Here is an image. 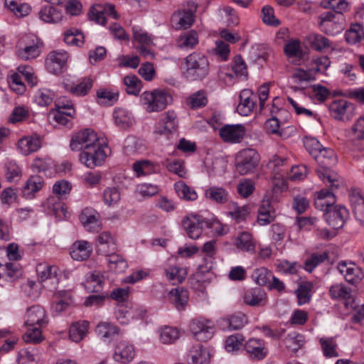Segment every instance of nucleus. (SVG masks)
Returning <instances> with one entry per match:
<instances>
[{"instance_id": "obj_1", "label": "nucleus", "mask_w": 364, "mask_h": 364, "mask_svg": "<svg viewBox=\"0 0 364 364\" xmlns=\"http://www.w3.org/2000/svg\"><path fill=\"white\" fill-rule=\"evenodd\" d=\"M48 323V316L43 307L34 305L28 308L25 315L26 329L23 335V341H43L46 339L41 328Z\"/></svg>"}, {"instance_id": "obj_2", "label": "nucleus", "mask_w": 364, "mask_h": 364, "mask_svg": "<svg viewBox=\"0 0 364 364\" xmlns=\"http://www.w3.org/2000/svg\"><path fill=\"white\" fill-rule=\"evenodd\" d=\"M183 75L188 80H203L210 72L208 57L201 53L193 52L184 58Z\"/></svg>"}, {"instance_id": "obj_3", "label": "nucleus", "mask_w": 364, "mask_h": 364, "mask_svg": "<svg viewBox=\"0 0 364 364\" xmlns=\"http://www.w3.org/2000/svg\"><path fill=\"white\" fill-rule=\"evenodd\" d=\"M314 159L320 165V168L316 171L318 178L324 183H331L332 188L333 187L338 188L339 184L337 175L330 169L337 161L334 151L331 149L323 147L316 154Z\"/></svg>"}, {"instance_id": "obj_4", "label": "nucleus", "mask_w": 364, "mask_h": 364, "mask_svg": "<svg viewBox=\"0 0 364 364\" xmlns=\"http://www.w3.org/2000/svg\"><path fill=\"white\" fill-rule=\"evenodd\" d=\"M171 102V95L165 90L145 91L140 95V103L148 112H160Z\"/></svg>"}, {"instance_id": "obj_5", "label": "nucleus", "mask_w": 364, "mask_h": 364, "mask_svg": "<svg viewBox=\"0 0 364 364\" xmlns=\"http://www.w3.org/2000/svg\"><path fill=\"white\" fill-rule=\"evenodd\" d=\"M107 144L100 140L94 145L87 147V149H84L80 154L79 159L87 168H94L104 163L107 156Z\"/></svg>"}, {"instance_id": "obj_6", "label": "nucleus", "mask_w": 364, "mask_h": 364, "mask_svg": "<svg viewBox=\"0 0 364 364\" xmlns=\"http://www.w3.org/2000/svg\"><path fill=\"white\" fill-rule=\"evenodd\" d=\"M260 161L259 154L254 149L247 148L238 151L235 156L236 171L240 175L254 172Z\"/></svg>"}, {"instance_id": "obj_7", "label": "nucleus", "mask_w": 364, "mask_h": 364, "mask_svg": "<svg viewBox=\"0 0 364 364\" xmlns=\"http://www.w3.org/2000/svg\"><path fill=\"white\" fill-rule=\"evenodd\" d=\"M42 42L35 35L27 34L21 38L17 43V55L22 60L36 58L41 53Z\"/></svg>"}, {"instance_id": "obj_8", "label": "nucleus", "mask_w": 364, "mask_h": 364, "mask_svg": "<svg viewBox=\"0 0 364 364\" xmlns=\"http://www.w3.org/2000/svg\"><path fill=\"white\" fill-rule=\"evenodd\" d=\"M198 0L188 1L183 8L177 10L172 16L171 21L178 29H186L195 21V14L197 11Z\"/></svg>"}, {"instance_id": "obj_9", "label": "nucleus", "mask_w": 364, "mask_h": 364, "mask_svg": "<svg viewBox=\"0 0 364 364\" xmlns=\"http://www.w3.org/2000/svg\"><path fill=\"white\" fill-rule=\"evenodd\" d=\"M279 201V196L266 193L258 208L257 223L261 226L270 224L276 217L274 204Z\"/></svg>"}, {"instance_id": "obj_10", "label": "nucleus", "mask_w": 364, "mask_h": 364, "mask_svg": "<svg viewBox=\"0 0 364 364\" xmlns=\"http://www.w3.org/2000/svg\"><path fill=\"white\" fill-rule=\"evenodd\" d=\"M321 30L328 35L335 36L345 28L346 19L343 14L329 11L319 16Z\"/></svg>"}, {"instance_id": "obj_11", "label": "nucleus", "mask_w": 364, "mask_h": 364, "mask_svg": "<svg viewBox=\"0 0 364 364\" xmlns=\"http://www.w3.org/2000/svg\"><path fill=\"white\" fill-rule=\"evenodd\" d=\"M204 225L205 218L197 213H188L181 220L182 228L191 240H198L200 237Z\"/></svg>"}, {"instance_id": "obj_12", "label": "nucleus", "mask_w": 364, "mask_h": 364, "mask_svg": "<svg viewBox=\"0 0 364 364\" xmlns=\"http://www.w3.org/2000/svg\"><path fill=\"white\" fill-rule=\"evenodd\" d=\"M100 141V139L94 130L85 129L73 135L70 146L73 151L84 150Z\"/></svg>"}, {"instance_id": "obj_13", "label": "nucleus", "mask_w": 364, "mask_h": 364, "mask_svg": "<svg viewBox=\"0 0 364 364\" xmlns=\"http://www.w3.org/2000/svg\"><path fill=\"white\" fill-rule=\"evenodd\" d=\"M193 338L197 341H206L212 338L213 335V324L210 320L197 318L191 321L189 325Z\"/></svg>"}, {"instance_id": "obj_14", "label": "nucleus", "mask_w": 364, "mask_h": 364, "mask_svg": "<svg viewBox=\"0 0 364 364\" xmlns=\"http://www.w3.org/2000/svg\"><path fill=\"white\" fill-rule=\"evenodd\" d=\"M353 105L344 99L335 100L328 106L330 115L342 122L349 121L353 116Z\"/></svg>"}, {"instance_id": "obj_15", "label": "nucleus", "mask_w": 364, "mask_h": 364, "mask_svg": "<svg viewBox=\"0 0 364 364\" xmlns=\"http://www.w3.org/2000/svg\"><path fill=\"white\" fill-rule=\"evenodd\" d=\"M246 128L241 124H225L219 129V135L221 139L227 143H240L245 134Z\"/></svg>"}, {"instance_id": "obj_16", "label": "nucleus", "mask_w": 364, "mask_h": 364, "mask_svg": "<svg viewBox=\"0 0 364 364\" xmlns=\"http://www.w3.org/2000/svg\"><path fill=\"white\" fill-rule=\"evenodd\" d=\"M348 217V210L340 205L333 206L324 213L326 221L333 229H339L343 227Z\"/></svg>"}, {"instance_id": "obj_17", "label": "nucleus", "mask_w": 364, "mask_h": 364, "mask_svg": "<svg viewBox=\"0 0 364 364\" xmlns=\"http://www.w3.org/2000/svg\"><path fill=\"white\" fill-rule=\"evenodd\" d=\"M68 60V54L64 50H54L50 52L46 60L47 70L53 74L63 71Z\"/></svg>"}, {"instance_id": "obj_18", "label": "nucleus", "mask_w": 364, "mask_h": 364, "mask_svg": "<svg viewBox=\"0 0 364 364\" xmlns=\"http://www.w3.org/2000/svg\"><path fill=\"white\" fill-rule=\"evenodd\" d=\"M337 269L344 276L346 281L352 284L359 283L363 277L360 268L353 262L341 261L338 263Z\"/></svg>"}, {"instance_id": "obj_19", "label": "nucleus", "mask_w": 364, "mask_h": 364, "mask_svg": "<svg viewBox=\"0 0 364 364\" xmlns=\"http://www.w3.org/2000/svg\"><path fill=\"white\" fill-rule=\"evenodd\" d=\"M178 124L176 113L173 110H168L161 115L154 132L159 134H168L176 132Z\"/></svg>"}, {"instance_id": "obj_20", "label": "nucleus", "mask_w": 364, "mask_h": 364, "mask_svg": "<svg viewBox=\"0 0 364 364\" xmlns=\"http://www.w3.org/2000/svg\"><path fill=\"white\" fill-rule=\"evenodd\" d=\"M80 220L89 232H97L100 229V214L92 208H85L82 210Z\"/></svg>"}, {"instance_id": "obj_21", "label": "nucleus", "mask_w": 364, "mask_h": 364, "mask_svg": "<svg viewBox=\"0 0 364 364\" xmlns=\"http://www.w3.org/2000/svg\"><path fill=\"white\" fill-rule=\"evenodd\" d=\"M17 147L21 154L28 156L40 149L41 139L37 134L25 136L18 141Z\"/></svg>"}, {"instance_id": "obj_22", "label": "nucleus", "mask_w": 364, "mask_h": 364, "mask_svg": "<svg viewBox=\"0 0 364 364\" xmlns=\"http://www.w3.org/2000/svg\"><path fill=\"white\" fill-rule=\"evenodd\" d=\"M256 96L252 90L244 89L240 94V103L237 107V112L242 116L250 114L255 106Z\"/></svg>"}, {"instance_id": "obj_23", "label": "nucleus", "mask_w": 364, "mask_h": 364, "mask_svg": "<svg viewBox=\"0 0 364 364\" xmlns=\"http://www.w3.org/2000/svg\"><path fill=\"white\" fill-rule=\"evenodd\" d=\"M135 356V348L130 343H117L114 347L113 358L122 363H129Z\"/></svg>"}, {"instance_id": "obj_24", "label": "nucleus", "mask_w": 364, "mask_h": 364, "mask_svg": "<svg viewBox=\"0 0 364 364\" xmlns=\"http://www.w3.org/2000/svg\"><path fill=\"white\" fill-rule=\"evenodd\" d=\"M233 245L243 252L254 253L256 242L252 233L247 231L240 232L233 240Z\"/></svg>"}, {"instance_id": "obj_25", "label": "nucleus", "mask_w": 364, "mask_h": 364, "mask_svg": "<svg viewBox=\"0 0 364 364\" xmlns=\"http://www.w3.org/2000/svg\"><path fill=\"white\" fill-rule=\"evenodd\" d=\"M204 196L208 200L216 204H228L230 197L227 189L216 186L206 188L204 191Z\"/></svg>"}, {"instance_id": "obj_26", "label": "nucleus", "mask_w": 364, "mask_h": 364, "mask_svg": "<svg viewBox=\"0 0 364 364\" xmlns=\"http://www.w3.org/2000/svg\"><path fill=\"white\" fill-rule=\"evenodd\" d=\"M92 252V245L86 240H77L70 247L71 257L77 261L88 259Z\"/></svg>"}, {"instance_id": "obj_27", "label": "nucleus", "mask_w": 364, "mask_h": 364, "mask_svg": "<svg viewBox=\"0 0 364 364\" xmlns=\"http://www.w3.org/2000/svg\"><path fill=\"white\" fill-rule=\"evenodd\" d=\"M349 200L356 220L364 225V197L355 189L349 193Z\"/></svg>"}, {"instance_id": "obj_28", "label": "nucleus", "mask_w": 364, "mask_h": 364, "mask_svg": "<svg viewBox=\"0 0 364 364\" xmlns=\"http://www.w3.org/2000/svg\"><path fill=\"white\" fill-rule=\"evenodd\" d=\"M188 356L191 364H208L210 361V353L201 343H194L190 348Z\"/></svg>"}, {"instance_id": "obj_29", "label": "nucleus", "mask_w": 364, "mask_h": 364, "mask_svg": "<svg viewBox=\"0 0 364 364\" xmlns=\"http://www.w3.org/2000/svg\"><path fill=\"white\" fill-rule=\"evenodd\" d=\"M93 85V81L90 77H84L75 82H65V88L71 94L76 96H85L88 94Z\"/></svg>"}, {"instance_id": "obj_30", "label": "nucleus", "mask_w": 364, "mask_h": 364, "mask_svg": "<svg viewBox=\"0 0 364 364\" xmlns=\"http://www.w3.org/2000/svg\"><path fill=\"white\" fill-rule=\"evenodd\" d=\"M98 250L105 255L111 252H116L117 244L116 238L110 232L104 231L96 238Z\"/></svg>"}, {"instance_id": "obj_31", "label": "nucleus", "mask_w": 364, "mask_h": 364, "mask_svg": "<svg viewBox=\"0 0 364 364\" xmlns=\"http://www.w3.org/2000/svg\"><path fill=\"white\" fill-rule=\"evenodd\" d=\"M44 186L43 178L38 175L31 176L22 188V195L26 199H32Z\"/></svg>"}, {"instance_id": "obj_32", "label": "nucleus", "mask_w": 364, "mask_h": 364, "mask_svg": "<svg viewBox=\"0 0 364 364\" xmlns=\"http://www.w3.org/2000/svg\"><path fill=\"white\" fill-rule=\"evenodd\" d=\"M329 296L333 300H345V306L349 307V304L353 296L351 290L342 283H337L331 285L329 288Z\"/></svg>"}, {"instance_id": "obj_33", "label": "nucleus", "mask_w": 364, "mask_h": 364, "mask_svg": "<svg viewBox=\"0 0 364 364\" xmlns=\"http://www.w3.org/2000/svg\"><path fill=\"white\" fill-rule=\"evenodd\" d=\"M228 216L237 223L246 220L250 213L249 205H239L236 202L230 201L228 204Z\"/></svg>"}, {"instance_id": "obj_34", "label": "nucleus", "mask_w": 364, "mask_h": 364, "mask_svg": "<svg viewBox=\"0 0 364 364\" xmlns=\"http://www.w3.org/2000/svg\"><path fill=\"white\" fill-rule=\"evenodd\" d=\"M39 18L46 23H58L63 19L61 9L53 6H44L38 12Z\"/></svg>"}, {"instance_id": "obj_35", "label": "nucleus", "mask_w": 364, "mask_h": 364, "mask_svg": "<svg viewBox=\"0 0 364 364\" xmlns=\"http://www.w3.org/2000/svg\"><path fill=\"white\" fill-rule=\"evenodd\" d=\"M168 299L178 310H183L188 301V292L183 287L172 289L168 292Z\"/></svg>"}, {"instance_id": "obj_36", "label": "nucleus", "mask_w": 364, "mask_h": 364, "mask_svg": "<svg viewBox=\"0 0 364 364\" xmlns=\"http://www.w3.org/2000/svg\"><path fill=\"white\" fill-rule=\"evenodd\" d=\"M336 203L334 194L326 189H323L317 193V197L314 201V205L316 209L327 211L332 208L333 205Z\"/></svg>"}, {"instance_id": "obj_37", "label": "nucleus", "mask_w": 364, "mask_h": 364, "mask_svg": "<svg viewBox=\"0 0 364 364\" xmlns=\"http://www.w3.org/2000/svg\"><path fill=\"white\" fill-rule=\"evenodd\" d=\"M89 333V322L79 321L73 323L69 328V338L72 341H81Z\"/></svg>"}, {"instance_id": "obj_38", "label": "nucleus", "mask_w": 364, "mask_h": 364, "mask_svg": "<svg viewBox=\"0 0 364 364\" xmlns=\"http://www.w3.org/2000/svg\"><path fill=\"white\" fill-rule=\"evenodd\" d=\"M307 41L311 47L316 51L334 50L333 43L325 36L318 33H311L307 36Z\"/></svg>"}, {"instance_id": "obj_39", "label": "nucleus", "mask_w": 364, "mask_h": 364, "mask_svg": "<svg viewBox=\"0 0 364 364\" xmlns=\"http://www.w3.org/2000/svg\"><path fill=\"white\" fill-rule=\"evenodd\" d=\"M105 278L100 272L95 271L86 275L83 285L89 292H98L102 289Z\"/></svg>"}, {"instance_id": "obj_40", "label": "nucleus", "mask_w": 364, "mask_h": 364, "mask_svg": "<svg viewBox=\"0 0 364 364\" xmlns=\"http://www.w3.org/2000/svg\"><path fill=\"white\" fill-rule=\"evenodd\" d=\"M284 50L289 60L295 64L298 63L303 56L300 42L297 40L289 41L284 46Z\"/></svg>"}, {"instance_id": "obj_41", "label": "nucleus", "mask_w": 364, "mask_h": 364, "mask_svg": "<svg viewBox=\"0 0 364 364\" xmlns=\"http://www.w3.org/2000/svg\"><path fill=\"white\" fill-rule=\"evenodd\" d=\"M36 272L41 282L47 279H56L60 269L57 266L50 265L47 262L39 263L36 267Z\"/></svg>"}, {"instance_id": "obj_42", "label": "nucleus", "mask_w": 364, "mask_h": 364, "mask_svg": "<svg viewBox=\"0 0 364 364\" xmlns=\"http://www.w3.org/2000/svg\"><path fill=\"white\" fill-rule=\"evenodd\" d=\"M246 323V316L240 312L232 315L230 318H222L219 321L220 326L223 328L228 327L230 330L241 328Z\"/></svg>"}, {"instance_id": "obj_43", "label": "nucleus", "mask_w": 364, "mask_h": 364, "mask_svg": "<svg viewBox=\"0 0 364 364\" xmlns=\"http://www.w3.org/2000/svg\"><path fill=\"white\" fill-rule=\"evenodd\" d=\"M174 189L178 196L186 201H194L198 198L196 190L188 186L184 181H178L174 184Z\"/></svg>"}, {"instance_id": "obj_44", "label": "nucleus", "mask_w": 364, "mask_h": 364, "mask_svg": "<svg viewBox=\"0 0 364 364\" xmlns=\"http://www.w3.org/2000/svg\"><path fill=\"white\" fill-rule=\"evenodd\" d=\"M97 336L102 339H115L120 333L119 328L110 323H100L95 329Z\"/></svg>"}, {"instance_id": "obj_45", "label": "nucleus", "mask_w": 364, "mask_h": 364, "mask_svg": "<svg viewBox=\"0 0 364 364\" xmlns=\"http://www.w3.org/2000/svg\"><path fill=\"white\" fill-rule=\"evenodd\" d=\"M132 169L136 177L149 176L156 172V166L149 160H140L134 162Z\"/></svg>"}, {"instance_id": "obj_46", "label": "nucleus", "mask_w": 364, "mask_h": 364, "mask_svg": "<svg viewBox=\"0 0 364 364\" xmlns=\"http://www.w3.org/2000/svg\"><path fill=\"white\" fill-rule=\"evenodd\" d=\"M244 351L249 358L255 360H262L268 353L267 348L262 343H245Z\"/></svg>"}, {"instance_id": "obj_47", "label": "nucleus", "mask_w": 364, "mask_h": 364, "mask_svg": "<svg viewBox=\"0 0 364 364\" xmlns=\"http://www.w3.org/2000/svg\"><path fill=\"white\" fill-rule=\"evenodd\" d=\"M107 257V262L109 268L111 271L117 273H121L126 270L128 267L127 261L115 252H111L105 254Z\"/></svg>"}, {"instance_id": "obj_48", "label": "nucleus", "mask_w": 364, "mask_h": 364, "mask_svg": "<svg viewBox=\"0 0 364 364\" xmlns=\"http://www.w3.org/2000/svg\"><path fill=\"white\" fill-rule=\"evenodd\" d=\"M113 118L115 124L122 129H127L131 127L134 122V119L131 114L127 110L122 108L114 109Z\"/></svg>"}, {"instance_id": "obj_49", "label": "nucleus", "mask_w": 364, "mask_h": 364, "mask_svg": "<svg viewBox=\"0 0 364 364\" xmlns=\"http://www.w3.org/2000/svg\"><path fill=\"white\" fill-rule=\"evenodd\" d=\"M166 279L173 284L183 282L187 274L186 270L177 265H170L164 269Z\"/></svg>"}, {"instance_id": "obj_50", "label": "nucleus", "mask_w": 364, "mask_h": 364, "mask_svg": "<svg viewBox=\"0 0 364 364\" xmlns=\"http://www.w3.org/2000/svg\"><path fill=\"white\" fill-rule=\"evenodd\" d=\"M5 6L17 18H23L28 16L31 7L26 3H18L17 0H5Z\"/></svg>"}, {"instance_id": "obj_51", "label": "nucleus", "mask_w": 364, "mask_h": 364, "mask_svg": "<svg viewBox=\"0 0 364 364\" xmlns=\"http://www.w3.org/2000/svg\"><path fill=\"white\" fill-rule=\"evenodd\" d=\"M198 35L194 30L183 33L178 37L177 43L181 48L192 49L198 43Z\"/></svg>"}, {"instance_id": "obj_52", "label": "nucleus", "mask_w": 364, "mask_h": 364, "mask_svg": "<svg viewBox=\"0 0 364 364\" xmlns=\"http://www.w3.org/2000/svg\"><path fill=\"white\" fill-rule=\"evenodd\" d=\"M266 297V293L260 288H253L247 290L244 295V302L255 306L262 304Z\"/></svg>"}, {"instance_id": "obj_53", "label": "nucleus", "mask_w": 364, "mask_h": 364, "mask_svg": "<svg viewBox=\"0 0 364 364\" xmlns=\"http://www.w3.org/2000/svg\"><path fill=\"white\" fill-rule=\"evenodd\" d=\"M208 102L206 92L203 90L197 91L186 99V105L192 109L205 107Z\"/></svg>"}, {"instance_id": "obj_54", "label": "nucleus", "mask_w": 364, "mask_h": 364, "mask_svg": "<svg viewBox=\"0 0 364 364\" xmlns=\"http://www.w3.org/2000/svg\"><path fill=\"white\" fill-rule=\"evenodd\" d=\"M282 116L289 117V112L284 109H278L277 116L272 117L265 122V129L268 133L282 135L280 132V124Z\"/></svg>"}, {"instance_id": "obj_55", "label": "nucleus", "mask_w": 364, "mask_h": 364, "mask_svg": "<svg viewBox=\"0 0 364 364\" xmlns=\"http://www.w3.org/2000/svg\"><path fill=\"white\" fill-rule=\"evenodd\" d=\"M38 351L33 347L23 348L18 352L17 361L18 364H38Z\"/></svg>"}, {"instance_id": "obj_56", "label": "nucleus", "mask_w": 364, "mask_h": 364, "mask_svg": "<svg viewBox=\"0 0 364 364\" xmlns=\"http://www.w3.org/2000/svg\"><path fill=\"white\" fill-rule=\"evenodd\" d=\"M346 41L352 45L360 43L364 38V29L360 23L351 24L349 29L345 33Z\"/></svg>"}, {"instance_id": "obj_57", "label": "nucleus", "mask_w": 364, "mask_h": 364, "mask_svg": "<svg viewBox=\"0 0 364 364\" xmlns=\"http://www.w3.org/2000/svg\"><path fill=\"white\" fill-rule=\"evenodd\" d=\"M205 226L217 236L225 235L229 231L228 225L223 224L215 216L205 218Z\"/></svg>"}, {"instance_id": "obj_58", "label": "nucleus", "mask_w": 364, "mask_h": 364, "mask_svg": "<svg viewBox=\"0 0 364 364\" xmlns=\"http://www.w3.org/2000/svg\"><path fill=\"white\" fill-rule=\"evenodd\" d=\"M169 172H171L181 178L187 177V171L185 167L184 162L180 159L171 160L166 159L162 162Z\"/></svg>"}, {"instance_id": "obj_59", "label": "nucleus", "mask_w": 364, "mask_h": 364, "mask_svg": "<svg viewBox=\"0 0 364 364\" xmlns=\"http://www.w3.org/2000/svg\"><path fill=\"white\" fill-rule=\"evenodd\" d=\"M75 113L74 109H70L68 111L55 110L50 113V116L56 124L68 127L71 124V119L74 117Z\"/></svg>"}, {"instance_id": "obj_60", "label": "nucleus", "mask_w": 364, "mask_h": 364, "mask_svg": "<svg viewBox=\"0 0 364 364\" xmlns=\"http://www.w3.org/2000/svg\"><path fill=\"white\" fill-rule=\"evenodd\" d=\"M123 84L129 95H138L142 87L141 81L134 75H128L123 78Z\"/></svg>"}, {"instance_id": "obj_61", "label": "nucleus", "mask_w": 364, "mask_h": 364, "mask_svg": "<svg viewBox=\"0 0 364 364\" xmlns=\"http://www.w3.org/2000/svg\"><path fill=\"white\" fill-rule=\"evenodd\" d=\"M159 338L164 341H175L182 336L181 332L178 328L171 326H164L158 329Z\"/></svg>"}, {"instance_id": "obj_62", "label": "nucleus", "mask_w": 364, "mask_h": 364, "mask_svg": "<svg viewBox=\"0 0 364 364\" xmlns=\"http://www.w3.org/2000/svg\"><path fill=\"white\" fill-rule=\"evenodd\" d=\"M64 41L68 45L80 47L84 44V35L76 28H70L65 32Z\"/></svg>"}, {"instance_id": "obj_63", "label": "nucleus", "mask_w": 364, "mask_h": 364, "mask_svg": "<svg viewBox=\"0 0 364 364\" xmlns=\"http://www.w3.org/2000/svg\"><path fill=\"white\" fill-rule=\"evenodd\" d=\"M313 284L311 282L301 283L295 291L299 306L309 303L311 298V291Z\"/></svg>"}, {"instance_id": "obj_64", "label": "nucleus", "mask_w": 364, "mask_h": 364, "mask_svg": "<svg viewBox=\"0 0 364 364\" xmlns=\"http://www.w3.org/2000/svg\"><path fill=\"white\" fill-rule=\"evenodd\" d=\"M5 177L9 182L18 181L22 176L21 168L14 161H8L4 164Z\"/></svg>"}]
</instances>
